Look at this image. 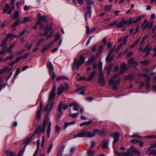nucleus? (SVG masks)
Instances as JSON below:
<instances>
[{
	"label": "nucleus",
	"mask_w": 156,
	"mask_h": 156,
	"mask_svg": "<svg viewBox=\"0 0 156 156\" xmlns=\"http://www.w3.org/2000/svg\"><path fill=\"white\" fill-rule=\"evenodd\" d=\"M108 141L106 139L104 140L100 145L103 148H106L108 144Z\"/></svg>",
	"instance_id": "obj_15"
},
{
	"label": "nucleus",
	"mask_w": 156,
	"mask_h": 156,
	"mask_svg": "<svg viewBox=\"0 0 156 156\" xmlns=\"http://www.w3.org/2000/svg\"><path fill=\"white\" fill-rule=\"evenodd\" d=\"M27 32V30L26 29H24L22 32H21L20 35L18 36V37H20L23 36L25 33H26Z\"/></svg>",
	"instance_id": "obj_60"
},
{
	"label": "nucleus",
	"mask_w": 156,
	"mask_h": 156,
	"mask_svg": "<svg viewBox=\"0 0 156 156\" xmlns=\"http://www.w3.org/2000/svg\"><path fill=\"white\" fill-rule=\"evenodd\" d=\"M142 19V16L139 17L135 20H133V18H131L129 19L128 23H127V25H129L130 24L136 23L141 20Z\"/></svg>",
	"instance_id": "obj_10"
},
{
	"label": "nucleus",
	"mask_w": 156,
	"mask_h": 156,
	"mask_svg": "<svg viewBox=\"0 0 156 156\" xmlns=\"http://www.w3.org/2000/svg\"><path fill=\"white\" fill-rule=\"evenodd\" d=\"M19 16V12L18 11H15L14 13L12 14L11 17L13 18L14 19H16L18 18Z\"/></svg>",
	"instance_id": "obj_21"
},
{
	"label": "nucleus",
	"mask_w": 156,
	"mask_h": 156,
	"mask_svg": "<svg viewBox=\"0 0 156 156\" xmlns=\"http://www.w3.org/2000/svg\"><path fill=\"white\" fill-rule=\"evenodd\" d=\"M47 125V123L45 120H44L42 126L41 125H39L37 129H35V132H37L39 134L40 133H43L45 131V128Z\"/></svg>",
	"instance_id": "obj_5"
},
{
	"label": "nucleus",
	"mask_w": 156,
	"mask_h": 156,
	"mask_svg": "<svg viewBox=\"0 0 156 156\" xmlns=\"http://www.w3.org/2000/svg\"><path fill=\"white\" fill-rule=\"evenodd\" d=\"M51 123L50 122H49L48 124L47 130V137L49 138V137L50 133V129L51 127Z\"/></svg>",
	"instance_id": "obj_23"
},
{
	"label": "nucleus",
	"mask_w": 156,
	"mask_h": 156,
	"mask_svg": "<svg viewBox=\"0 0 156 156\" xmlns=\"http://www.w3.org/2000/svg\"><path fill=\"white\" fill-rule=\"evenodd\" d=\"M44 40V39L43 38H41L36 43V45L37 46L39 45Z\"/></svg>",
	"instance_id": "obj_62"
},
{
	"label": "nucleus",
	"mask_w": 156,
	"mask_h": 156,
	"mask_svg": "<svg viewBox=\"0 0 156 156\" xmlns=\"http://www.w3.org/2000/svg\"><path fill=\"white\" fill-rule=\"evenodd\" d=\"M47 18L48 16H41L40 13H39L38 14L37 19L38 20L37 22L39 23H43V22L46 21Z\"/></svg>",
	"instance_id": "obj_9"
},
{
	"label": "nucleus",
	"mask_w": 156,
	"mask_h": 156,
	"mask_svg": "<svg viewBox=\"0 0 156 156\" xmlns=\"http://www.w3.org/2000/svg\"><path fill=\"white\" fill-rule=\"evenodd\" d=\"M115 81L113 79H111L109 80V84L110 85H112V86L113 85H115Z\"/></svg>",
	"instance_id": "obj_50"
},
{
	"label": "nucleus",
	"mask_w": 156,
	"mask_h": 156,
	"mask_svg": "<svg viewBox=\"0 0 156 156\" xmlns=\"http://www.w3.org/2000/svg\"><path fill=\"white\" fill-rule=\"evenodd\" d=\"M98 83L101 85L102 87H104L105 84V82L104 80H98Z\"/></svg>",
	"instance_id": "obj_35"
},
{
	"label": "nucleus",
	"mask_w": 156,
	"mask_h": 156,
	"mask_svg": "<svg viewBox=\"0 0 156 156\" xmlns=\"http://www.w3.org/2000/svg\"><path fill=\"white\" fill-rule=\"evenodd\" d=\"M31 139L30 137L27 138L25 141L23 143V144H26L25 145L26 146L27 145L28 143L31 141Z\"/></svg>",
	"instance_id": "obj_41"
},
{
	"label": "nucleus",
	"mask_w": 156,
	"mask_h": 156,
	"mask_svg": "<svg viewBox=\"0 0 156 156\" xmlns=\"http://www.w3.org/2000/svg\"><path fill=\"white\" fill-rule=\"evenodd\" d=\"M14 58V57L12 55H9V56H8L6 58H5L4 60V61H7V60H10L11 59H12V58Z\"/></svg>",
	"instance_id": "obj_58"
},
{
	"label": "nucleus",
	"mask_w": 156,
	"mask_h": 156,
	"mask_svg": "<svg viewBox=\"0 0 156 156\" xmlns=\"http://www.w3.org/2000/svg\"><path fill=\"white\" fill-rule=\"evenodd\" d=\"M133 153H135L136 154H140V152L139 151L136 149L133 146Z\"/></svg>",
	"instance_id": "obj_57"
},
{
	"label": "nucleus",
	"mask_w": 156,
	"mask_h": 156,
	"mask_svg": "<svg viewBox=\"0 0 156 156\" xmlns=\"http://www.w3.org/2000/svg\"><path fill=\"white\" fill-rule=\"evenodd\" d=\"M151 62V61L150 60H145L144 61H141L140 62V63L142 65H147L149 64Z\"/></svg>",
	"instance_id": "obj_33"
},
{
	"label": "nucleus",
	"mask_w": 156,
	"mask_h": 156,
	"mask_svg": "<svg viewBox=\"0 0 156 156\" xmlns=\"http://www.w3.org/2000/svg\"><path fill=\"white\" fill-rule=\"evenodd\" d=\"M96 71H95L91 72V73L90 74L89 76L87 78L88 82H90L93 80V77L96 74Z\"/></svg>",
	"instance_id": "obj_19"
},
{
	"label": "nucleus",
	"mask_w": 156,
	"mask_h": 156,
	"mask_svg": "<svg viewBox=\"0 0 156 156\" xmlns=\"http://www.w3.org/2000/svg\"><path fill=\"white\" fill-rule=\"evenodd\" d=\"M49 48V46H48L47 45H45L44 47L42 48V50L41 51V52L42 53H43Z\"/></svg>",
	"instance_id": "obj_44"
},
{
	"label": "nucleus",
	"mask_w": 156,
	"mask_h": 156,
	"mask_svg": "<svg viewBox=\"0 0 156 156\" xmlns=\"http://www.w3.org/2000/svg\"><path fill=\"white\" fill-rule=\"evenodd\" d=\"M97 58L94 55H92L87 61V66H88L91 64L94 63L96 62Z\"/></svg>",
	"instance_id": "obj_12"
},
{
	"label": "nucleus",
	"mask_w": 156,
	"mask_h": 156,
	"mask_svg": "<svg viewBox=\"0 0 156 156\" xmlns=\"http://www.w3.org/2000/svg\"><path fill=\"white\" fill-rule=\"evenodd\" d=\"M60 37V36L59 34H56L55 36V39L54 40V42H55L59 40Z\"/></svg>",
	"instance_id": "obj_56"
},
{
	"label": "nucleus",
	"mask_w": 156,
	"mask_h": 156,
	"mask_svg": "<svg viewBox=\"0 0 156 156\" xmlns=\"http://www.w3.org/2000/svg\"><path fill=\"white\" fill-rule=\"evenodd\" d=\"M146 153H148L149 155L153 154L154 156H156V150H150L148 148L146 151Z\"/></svg>",
	"instance_id": "obj_20"
},
{
	"label": "nucleus",
	"mask_w": 156,
	"mask_h": 156,
	"mask_svg": "<svg viewBox=\"0 0 156 156\" xmlns=\"http://www.w3.org/2000/svg\"><path fill=\"white\" fill-rule=\"evenodd\" d=\"M86 27L87 29L86 33L87 34H89L91 33L92 32L95 30L96 29V28L94 27L90 30L89 27L88 26H86Z\"/></svg>",
	"instance_id": "obj_26"
},
{
	"label": "nucleus",
	"mask_w": 156,
	"mask_h": 156,
	"mask_svg": "<svg viewBox=\"0 0 156 156\" xmlns=\"http://www.w3.org/2000/svg\"><path fill=\"white\" fill-rule=\"evenodd\" d=\"M30 19L29 17H27L24 18L23 20L22 21H21V23H24L28 22H30Z\"/></svg>",
	"instance_id": "obj_37"
},
{
	"label": "nucleus",
	"mask_w": 156,
	"mask_h": 156,
	"mask_svg": "<svg viewBox=\"0 0 156 156\" xmlns=\"http://www.w3.org/2000/svg\"><path fill=\"white\" fill-rule=\"evenodd\" d=\"M96 135V134L93 133V132L87 131L86 130L82 131L78 134L74 136L73 138L77 137H87L88 138H91L94 137Z\"/></svg>",
	"instance_id": "obj_2"
},
{
	"label": "nucleus",
	"mask_w": 156,
	"mask_h": 156,
	"mask_svg": "<svg viewBox=\"0 0 156 156\" xmlns=\"http://www.w3.org/2000/svg\"><path fill=\"white\" fill-rule=\"evenodd\" d=\"M102 63L101 62H100L98 65V69L100 72H102Z\"/></svg>",
	"instance_id": "obj_59"
},
{
	"label": "nucleus",
	"mask_w": 156,
	"mask_h": 156,
	"mask_svg": "<svg viewBox=\"0 0 156 156\" xmlns=\"http://www.w3.org/2000/svg\"><path fill=\"white\" fill-rule=\"evenodd\" d=\"M16 37L13 34L11 33L7 35L6 37L7 39L10 38H15Z\"/></svg>",
	"instance_id": "obj_42"
},
{
	"label": "nucleus",
	"mask_w": 156,
	"mask_h": 156,
	"mask_svg": "<svg viewBox=\"0 0 156 156\" xmlns=\"http://www.w3.org/2000/svg\"><path fill=\"white\" fill-rule=\"evenodd\" d=\"M140 39H139L138 40L136 41H135V43L134 44H132L130 46V48H132L133 47H135V46H136L137 45V44H138V42L140 41Z\"/></svg>",
	"instance_id": "obj_47"
},
{
	"label": "nucleus",
	"mask_w": 156,
	"mask_h": 156,
	"mask_svg": "<svg viewBox=\"0 0 156 156\" xmlns=\"http://www.w3.org/2000/svg\"><path fill=\"white\" fill-rule=\"evenodd\" d=\"M121 79L120 78H119L115 81V84L113 85V89L114 90H116L117 89V86L120 84L121 82Z\"/></svg>",
	"instance_id": "obj_22"
},
{
	"label": "nucleus",
	"mask_w": 156,
	"mask_h": 156,
	"mask_svg": "<svg viewBox=\"0 0 156 156\" xmlns=\"http://www.w3.org/2000/svg\"><path fill=\"white\" fill-rule=\"evenodd\" d=\"M128 21L124 19H122L121 22L117 23L116 25V27L119 28H122L123 27L125 24L127 23Z\"/></svg>",
	"instance_id": "obj_13"
},
{
	"label": "nucleus",
	"mask_w": 156,
	"mask_h": 156,
	"mask_svg": "<svg viewBox=\"0 0 156 156\" xmlns=\"http://www.w3.org/2000/svg\"><path fill=\"white\" fill-rule=\"evenodd\" d=\"M120 69L124 71H125L127 69L126 65L125 63H123L121 64V66L120 67Z\"/></svg>",
	"instance_id": "obj_38"
},
{
	"label": "nucleus",
	"mask_w": 156,
	"mask_h": 156,
	"mask_svg": "<svg viewBox=\"0 0 156 156\" xmlns=\"http://www.w3.org/2000/svg\"><path fill=\"white\" fill-rule=\"evenodd\" d=\"M62 103L61 102L59 104L58 108V111L60 113V115H62Z\"/></svg>",
	"instance_id": "obj_29"
},
{
	"label": "nucleus",
	"mask_w": 156,
	"mask_h": 156,
	"mask_svg": "<svg viewBox=\"0 0 156 156\" xmlns=\"http://www.w3.org/2000/svg\"><path fill=\"white\" fill-rule=\"evenodd\" d=\"M151 78V76H149L146 79V82L147 83H149Z\"/></svg>",
	"instance_id": "obj_63"
},
{
	"label": "nucleus",
	"mask_w": 156,
	"mask_h": 156,
	"mask_svg": "<svg viewBox=\"0 0 156 156\" xmlns=\"http://www.w3.org/2000/svg\"><path fill=\"white\" fill-rule=\"evenodd\" d=\"M70 107L73 106V109L75 111H77L79 108V106L75 103H71L69 105Z\"/></svg>",
	"instance_id": "obj_25"
},
{
	"label": "nucleus",
	"mask_w": 156,
	"mask_h": 156,
	"mask_svg": "<svg viewBox=\"0 0 156 156\" xmlns=\"http://www.w3.org/2000/svg\"><path fill=\"white\" fill-rule=\"evenodd\" d=\"M52 27L50 26H47L45 27L44 28V33L45 36L52 30Z\"/></svg>",
	"instance_id": "obj_18"
},
{
	"label": "nucleus",
	"mask_w": 156,
	"mask_h": 156,
	"mask_svg": "<svg viewBox=\"0 0 156 156\" xmlns=\"http://www.w3.org/2000/svg\"><path fill=\"white\" fill-rule=\"evenodd\" d=\"M30 54V52H27L24 54L23 55L21 56L22 58H25L28 57Z\"/></svg>",
	"instance_id": "obj_51"
},
{
	"label": "nucleus",
	"mask_w": 156,
	"mask_h": 156,
	"mask_svg": "<svg viewBox=\"0 0 156 156\" xmlns=\"http://www.w3.org/2000/svg\"><path fill=\"white\" fill-rule=\"evenodd\" d=\"M21 23V21L18 19L15 21L14 24L12 26V27L13 28H14L20 25Z\"/></svg>",
	"instance_id": "obj_28"
},
{
	"label": "nucleus",
	"mask_w": 156,
	"mask_h": 156,
	"mask_svg": "<svg viewBox=\"0 0 156 156\" xmlns=\"http://www.w3.org/2000/svg\"><path fill=\"white\" fill-rule=\"evenodd\" d=\"M93 133H94V134H96V133H98L99 135V133L100 132V130L98 129H95L94 131H93Z\"/></svg>",
	"instance_id": "obj_61"
},
{
	"label": "nucleus",
	"mask_w": 156,
	"mask_h": 156,
	"mask_svg": "<svg viewBox=\"0 0 156 156\" xmlns=\"http://www.w3.org/2000/svg\"><path fill=\"white\" fill-rule=\"evenodd\" d=\"M112 6V5H107L105 7V9L106 10L108 11L111 10Z\"/></svg>",
	"instance_id": "obj_46"
},
{
	"label": "nucleus",
	"mask_w": 156,
	"mask_h": 156,
	"mask_svg": "<svg viewBox=\"0 0 156 156\" xmlns=\"http://www.w3.org/2000/svg\"><path fill=\"white\" fill-rule=\"evenodd\" d=\"M134 78V77L132 75H128L123 78V80L124 81H125L128 80L129 81H133Z\"/></svg>",
	"instance_id": "obj_16"
},
{
	"label": "nucleus",
	"mask_w": 156,
	"mask_h": 156,
	"mask_svg": "<svg viewBox=\"0 0 156 156\" xmlns=\"http://www.w3.org/2000/svg\"><path fill=\"white\" fill-rule=\"evenodd\" d=\"M10 8V5L9 4H6L5 6V8L3 9V13H5L7 12L8 10Z\"/></svg>",
	"instance_id": "obj_36"
},
{
	"label": "nucleus",
	"mask_w": 156,
	"mask_h": 156,
	"mask_svg": "<svg viewBox=\"0 0 156 156\" xmlns=\"http://www.w3.org/2000/svg\"><path fill=\"white\" fill-rule=\"evenodd\" d=\"M7 39L6 38H5L2 41L1 44L0 45V46L2 47L4 50L7 47Z\"/></svg>",
	"instance_id": "obj_14"
},
{
	"label": "nucleus",
	"mask_w": 156,
	"mask_h": 156,
	"mask_svg": "<svg viewBox=\"0 0 156 156\" xmlns=\"http://www.w3.org/2000/svg\"><path fill=\"white\" fill-rule=\"evenodd\" d=\"M128 63L129 64L134 67H136L139 65L138 62L135 60V58L133 57L130 58L128 60Z\"/></svg>",
	"instance_id": "obj_8"
},
{
	"label": "nucleus",
	"mask_w": 156,
	"mask_h": 156,
	"mask_svg": "<svg viewBox=\"0 0 156 156\" xmlns=\"http://www.w3.org/2000/svg\"><path fill=\"white\" fill-rule=\"evenodd\" d=\"M127 153L128 156H133V146H131L130 148L127 150Z\"/></svg>",
	"instance_id": "obj_17"
},
{
	"label": "nucleus",
	"mask_w": 156,
	"mask_h": 156,
	"mask_svg": "<svg viewBox=\"0 0 156 156\" xmlns=\"http://www.w3.org/2000/svg\"><path fill=\"white\" fill-rule=\"evenodd\" d=\"M47 66L48 69L49 70V73L53 71H54V67L51 63L49 62L47 64Z\"/></svg>",
	"instance_id": "obj_24"
},
{
	"label": "nucleus",
	"mask_w": 156,
	"mask_h": 156,
	"mask_svg": "<svg viewBox=\"0 0 156 156\" xmlns=\"http://www.w3.org/2000/svg\"><path fill=\"white\" fill-rule=\"evenodd\" d=\"M87 12L89 13V16L90 17L91 14V7L90 5H88L87 7Z\"/></svg>",
	"instance_id": "obj_39"
},
{
	"label": "nucleus",
	"mask_w": 156,
	"mask_h": 156,
	"mask_svg": "<svg viewBox=\"0 0 156 156\" xmlns=\"http://www.w3.org/2000/svg\"><path fill=\"white\" fill-rule=\"evenodd\" d=\"M92 122V121L91 120H90L88 121L87 122H85L82 123H80V126H88L89 125L90 123H91Z\"/></svg>",
	"instance_id": "obj_31"
},
{
	"label": "nucleus",
	"mask_w": 156,
	"mask_h": 156,
	"mask_svg": "<svg viewBox=\"0 0 156 156\" xmlns=\"http://www.w3.org/2000/svg\"><path fill=\"white\" fill-rule=\"evenodd\" d=\"M110 136L114 138V140L113 142V146L119 140V134L117 132H115L111 134Z\"/></svg>",
	"instance_id": "obj_6"
},
{
	"label": "nucleus",
	"mask_w": 156,
	"mask_h": 156,
	"mask_svg": "<svg viewBox=\"0 0 156 156\" xmlns=\"http://www.w3.org/2000/svg\"><path fill=\"white\" fill-rule=\"evenodd\" d=\"M85 62V59L83 55L80 56L79 57V60L77 61L76 58L74 59V62L72 64L73 69L74 70H75V67L76 66L77 69H78L79 66L83 64Z\"/></svg>",
	"instance_id": "obj_3"
},
{
	"label": "nucleus",
	"mask_w": 156,
	"mask_h": 156,
	"mask_svg": "<svg viewBox=\"0 0 156 156\" xmlns=\"http://www.w3.org/2000/svg\"><path fill=\"white\" fill-rule=\"evenodd\" d=\"M94 151L91 150H89L87 152L88 155L90 156L93 155L94 154Z\"/></svg>",
	"instance_id": "obj_48"
},
{
	"label": "nucleus",
	"mask_w": 156,
	"mask_h": 156,
	"mask_svg": "<svg viewBox=\"0 0 156 156\" xmlns=\"http://www.w3.org/2000/svg\"><path fill=\"white\" fill-rule=\"evenodd\" d=\"M85 87L84 86L80 87L79 88L75 89V91L77 92H79L81 90L82 91V90H83L84 89Z\"/></svg>",
	"instance_id": "obj_54"
},
{
	"label": "nucleus",
	"mask_w": 156,
	"mask_h": 156,
	"mask_svg": "<svg viewBox=\"0 0 156 156\" xmlns=\"http://www.w3.org/2000/svg\"><path fill=\"white\" fill-rule=\"evenodd\" d=\"M145 138H156V135H151L145 136L144 137Z\"/></svg>",
	"instance_id": "obj_49"
},
{
	"label": "nucleus",
	"mask_w": 156,
	"mask_h": 156,
	"mask_svg": "<svg viewBox=\"0 0 156 156\" xmlns=\"http://www.w3.org/2000/svg\"><path fill=\"white\" fill-rule=\"evenodd\" d=\"M65 91V87L62 85H60L58 88L57 94L58 95H61Z\"/></svg>",
	"instance_id": "obj_11"
},
{
	"label": "nucleus",
	"mask_w": 156,
	"mask_h": 156,
	"mask_svg": "<svg viewBox=\"0 0 156 156\" xmlns=\"http://www.w3.org/2000/svg\"><path fill=\"white\" fill-rule=\"evenodd\" d=\"M37 24H38V25H40V27H39V29L40 30H42L43 29V28H44V25H43V23H39L38 22H37Z\"/></svg>",
	"instance_id": "obj_45"
},
{
	"label": "nucleus",
	"mask_w": 156,
	"mask_h": 156,
	"mask_svg": "<svg viewBox=\"0 0 156 156\" xmlns=\"http://www.w3.org/2000/svg\"><path fill=\"white\" fill-rule=\"evenodd\" d=\"M52 143H51V144H50L49 145L48 148V150L47 151V153H49L51 151V150L52 149Z\"/></svg>",
	"instance_id": "obj_52"
},
{
	"label": "nucleus",
	"mask_w": 156,
	"mask_h": 156,
	"mask_svg": "<svg viewBox=\"0 0 156 156\" xmlns=\"http://www.w3.org/2000/svg\"><path fill=\"white\" fill-rule=\"evenodd\" d=\"M56 87V86L55 85L52 88L50 94L48 99L49 102L44 109V112L47 113L45 116L44 120H45L46 119L48 120V116L50 112L51 109L52 108L53 105V100L54 99L55 96Z\"/></svg>",
	"instance_id": "obj_1"
},
{
	"label": "nucleus",
	"mask_w": 156,
	"mask_h": 156,
	"mask_svg": "<svg viewBox=\"0 0 156 156\" xmlns=\"http://www.w3.org/2000/svg\"><path fill=\"white\" fill-rule=\"evenodd\" d=\"M69 79L67 77H65L64 76H58L56 78L57 81H59L61 80H68Z\"/></svg>",
	"instance_id": "obj_34"
},
{
	"label": "nucleus",
	"mask_w": 156,
	"mask_h": 156,
	"mask_svg": "<svg viewBox=\"0 0 156 156\" xmlns=\"http://www.w3.org/2000/svg\"><path fill=\"white\" fill-rule=\"evenodd\" d=\"M130 136L132 138L138 137V138L140 139H142L143 138L142 136L138 135V134L137 133L134 134L133 135Z\"/></svg>",
	"instance_id": "obj_40"
},
{
	"label": "nucleus",
	"mask_w": 156,
	"mask_h": 156,
	"mask_svg": "<svg viewBox=\"0 0 156 156\" xmlns=\"http://www.w3.org/2000/svg\"><path fill=\"white\" fill-rule=\"evenodd\" d=\"M133 54V52L132 51H130L127 53L126 54L127 58H128L131 56Z\"/></svg>",
	"instance_id": "obj_55"
},
{
	"label": "nucleus",
	"mask_w": 156,
	"mask_h": 156,
	"mask_svg": "<svg viewBox=\"0 0 156 156\" xmlns=\"http://www.w3.org/2000/svg\"><path fill=\"white\" fill-rule=\"evenodd\" d=\"M78 80H83L88 82V80L87 78H86L85 76H80V77L78 79Z\"/></svg>",
	"instance_id": "obj_43"
},
{
	"label": "nucleus",
	"mask_w": 156,
	"mask_h": 156,
	"mask_svg": "<svg viewBox=\"0 0 156 156\" xmlns=\"http://www.w3.org/2000/svg\"><path fill=\"white\" fill-rule=\"evenodd\" d=\"M76 122L75 121L71 122H66L64 124V126L63 128V129H65L69 126L75 124Z\"/></svg>",
	"instance_id": "obj_32"
},
{
	"label": "nucleus",
	"mask_w": 156,
	"mask_h": 156,
	"mask_svg": "<svg viewBox=\"0 0 156 156\" xmlns=\"http://www.w3.org/2000/svg\"><path fill=\"white\" fill-rule=\"evenodd\" d=\"M105 78L104 76V73L102 72H100L98 74V80H104Z\"/></svg>",
	"instance_id": "obj_30"
},
{
	"label": "nucleus",
	"mask_w": 156,
	"mask_h": 156,
	"mask_svg": "<svg viewBox=\"0 0 156 156\" xmlns=\"http://www.w3.org/2000/svg\"><path fill=\"white\" fill-rule=\"evenodd\" d=\"M43 109V105L42 103L41 102L40 104L39 109H38L36 112V116L35 117V121L34 122V125L37 126L38 124L39 120L40 119L41 115V112Z\"/></svg>",
	"instance_id": "obj_4"
},
{
	"label": "nucleus",
	"mask_w": 156,
	"mask_h": 156,
	"mask_svg": "<svg viewBox=\"0 0 156 156\" xmlns=\"http://www.w3.org/2000/svg\"><path fill=\"white\" fill-rule=\"evenodd\" d=\"M105 129H104L102 131H100V132L99 133V135L101 136H105Z\"/></svg>",
	"instance_id": "obj_53"
},
{
	"label": "nucleus",
	"mask_w": 156,
	"mask_h": 156,
	"mask_svg": "<svg viewBox=\"0 0 156 156\" xmlns=\"http://www.w3.org/2000/svg\"><path fill=\"white\" fill-rule=\"evenodd\" d=\"M111 55L109 54L108 55L106 58V62H110L113 60L114 55H112L111 57Z\"/></svg>",
	"instance_id": "obj_27"
},
{
	"label": "nucleus",
	"mask_w": 156,
	"mask_h": 156,
	"mask_svg": "<svg viewBox=\"0 0 156 156\" xmlns=\"http://www.w3.org/2000/svg\"><path fill=\"white\" fill-rule=\"evenodd\" d=\"M26 147V146L25 145L23 149L20 150L19 153L17 154V156H22L23 153L24 152L25 148ZM9 156H16V153L14 151H11L9 152Z\"/></svg>",
	"instance_id": "obj_7"
},
{
	"label": "nucleus",
	"mask_w": 156,
	"mask_h": 156,
	"mask_svg": "<svg viewBox=\"0 0 156 156\" xmlns=\"http://www.w3.org/2000/svg\"><path fill=\"white\" fill-rule=\"evenodd\" d=\"M95 144V142L94 141H92L91 142L90 147L91 148L94 147Z\"/></svg>",
	"instance_id": "obj_64"
}]
</instances>
